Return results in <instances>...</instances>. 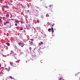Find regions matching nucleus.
<instances>
[{
    "label": "nucleus",
    "instance_id": "nucleus-1",
    "mask_svg": "<svg viewBox=\"0 0 80 80\" xmlns=\"http://www.w3.org/2000/svg\"><path fill=\"white\" fill-rule=\"evenodd\" d=\"M10 23V21L9 20H7L6 22H4L3 24L4 25H6L7 23Z\"/></svg>",
    "mask_w": 80,
    "mask_h": 80
},
{
    "label": "nucleus",
    "instance_id": "nucleus-2",
    "mask_svg": "<svg viewBox=\"0 0 80 80\" xmlns=\"http://www.w3.org/2000/svg\"><path fill=\"white\" fill-rule=\"evenodd\" d=\"M42 52H43V51H42V50L41 49L39 50V53L40 55H42Z\"/></svg>",
    "mask_w": 80,
    "mask_h": 80
},
{
    "label": "nucleus",
    "instance_id": "nucleus-3",
    "mask_svg": "<svg viewBox=\"0 0 80 80\" xmlns=\"http://www.w3.org/2000/svg\"><path fill=\"white\" fill-rule=\"evenodd\" d=\"M42 44H43V42H40L39 43L38 45L39 46H40L41 45H42Z\"/></svg>",
    "mask_w": 80,
    "mask_h": 80
},
{
    "label": "nucleus",
    "instance_id": "nucleus-4",
    "mask_svg": "<svg viewBox=\"0 0 80 80\" xmlns=\"http://www.w3.org/2000/svg\"><path fill=\"white\" fill-rule=\"evenodd\" d=\"M28 27H30V24H28L26 25V28L28 29Z\"/></svg>",
    "mask_w": 80,
    "mask_h": 80
},
{
    "label": "nucleus",
    "instance_id": "nucleus-5",
    "mask_svg": "<svg viewBox=\"0 0 80 80\" xmlns=\"http://www.w3.org/2000/svg\"><path fill=\"white\" fill-rule=\"evenodd\" d=\"M48 7L50 8H52L53 5H49Z\"/></svg>",
    "mask_w": 80,
    "mask_h": 80
},
{
    "label": "nucleus",
    "instance_id": "nucleus-6",
    "mask_svg": "<svg viewBox=\"0 0 80 80\" xmlns=\"http://www.w3.org/2000/svg\"><path fill=\"white\" fill-rule=\"evenodd\" d=\"M18 44L20 46H21V45L22 44V42H18Z\"/></svg>",
    "mask_w": 80,
    "mask_h": 80
},
{
    "label": "nucleus",
    "instance_id": "nucleus-7",
    "mask_svg": "<svg viewBox=\"0 0 80 80\" xmlns=\"http://www.w3.org/2000/svg\"><path fill=\"white\" fill-rule=\"evenodd\" d=\"M51 29L52 33H53V32H54V31L53 30V28H52Z\"/></svg>",
    "mask_w": 80,
    "mask_h": 80
},
{
    "label": "nucleus",
    "instance_id": "nucleus-8",
    "mask_svg": "<svg viewBox=\"0 0 80 80\" xmlns=\"http://www.w3.org/2000/svg\"><path fill=\"white\" fill-rule=\"evenodd\" d=\"M6 45H7L8 46H10V43L8 42H7L6 43Z\"/></svg>",
    "mask_w": 80,
    "mask_h": 80
},
{
    "label": "nucleus",
    "instance_id": "nucleus-9",
    "mask_svg": "<svg viewBox=\"0 0 80 80\" xmlns=\"http://www.w3.org/2000/svg\"><path fill=\"white\" fill-rule=\"evenodd\" d=\"M25 45V44H24V43H22L21 44V47H23Z\"/></svg>",
    "mask_w": 80,
    "mask_h": 80
},
{
    "label": "nucleus",
    "instance_id": "nucleus-10",
    "mask_svg": "<svg viewBox=\"0 0 80 80\" xmlns=\"http://www.w3.org/2000/svg\"><path fill=\"white\" fill-rule=\"evenodd\" d=\"M9 77L10 78H11V79H14V78H13L12 77V76H9Z\"/></svg>",
    "mask_w": 80,
    "mask_h": 80
},
{
    "label": "nucleus",
    "instance_id": "nucleus-11",
    "mask_svg": "<svg viewBox=\"0 0 80 80\" xmlns=\"http://www.w3.org/2000/svg\"><path fill=\"white\" fill-rule=\"evenodd\" d=\"M10 65H13V62H10Z\"/></svg>",
    "mask_w": 80,
    "mask_h": 80
},
{
    "label": "nucleus",
    "instance_id": "nucleus-12",
    "mask_svg": "<svg viewBox=\"0 0 80 80\" xmlns=\"http://www.w3.org/2000/svg\"><path fill=\"white\" fill-rule=\"evenodd\" d=\"M59 80H65L62 78H59Z\"/></svg>",
    "mask_w": 80,
    "mask_h": 80
},
{
    "label": "nucleus",
    "instance_id": "nucleus-13",
    "mask_svg": "<svg viewBox=\"0 0 80 80\" xmlns=\"http://www.w3.org/2000/svg\"><path fill=\"white\" fill-rule=\"evenodd\" d=\"M16 22H18V23H19V22H20V21H18V20H17L16 21Z\"/></svg>",
    "mask_w": 80,
    "mask_h": 80
},
{
    "label": "nucleus",
    "instance_id": "nucleus-14",
    "mask_svg": "<svg viewBox=\"0 0 80 80\" xmlns=\"http://www.w3.org/2000/svg\"><path fill=\"white\" fill-rule=\"evenodd\" d=\"M23 28L22 27H20V30H23Z\"/></svg>",
    "mask_w": 80,
    "mask_h": 80
},
{
    "label": "nucleus",
    "instance_id": "nucleus-15",
    "mask_svg": "<svg viewBox=\"0 0 80 80\" xmlns=\"http://www.w3.org/2000/svg\"><path fill=\"white\" fill-rule=\"evenodd\" d=\"M6 16L7 17H9V15L8 14Z\"/></svg>",
    "mask_w": 80,
    "mask_h": 80
},
{
    "label": "nucleus",
    "instance_id": "nucleus-16",
    "mask_svg": "<svg viewBox=\"0 0 80 80\" xmlns=\"http://www.w3.org/2000/svg\"><path fill=\"white\" fill-rule=\"evenodd\" d=\"M37 23H40V21H39V20H38L37 21Z\"/></svg>",
    "mask_w": 80,
    "mask_h": 80
},
{
    "label": "nucleus",
    "instance_id": "nucleus-17",
    "mask_svg": "<svg viewBox=\"0 0 80 80\" xmlns=\"http://www.w3.org/2000/svg\"><path fill=\"white\" fill-rule=\"evenodd\" d=\"M51 30V28H49L48 29V31L49 32V31H50Z\"/></svg>",
    "mask_w": 80,
    "mask_h": 80
},
{
    "label": "nucleus",
    "instance_id": "nucleus-18",
    "mask_svg": "<svg viewBox=\"0 0 80 80\" xmlns=\"http://www.w3.org/2000/svg\"><path fill=\"white\" fill-rule=\"evenodd\" d=\"M30 40H31V41H33L34 40L33 39H30Z\"/></svg>",
    "mask_w": 80,
    "mask_h": 80
},
{
    "label": "nucleus",
    "instance_id": "nucleus-19",
    "mask_svg": "<svg viewBox=\"0 0 80 80\" xmlns=\"http://www.w3.org/2000/svg\"><path fill=\"white\" fill-rule=\"evenodd\" d=\"M31 48H31V47H30L29 48V50H31Z\"/></svg>",
    "mask_w": 80,
    "mask_h": 80
},
{
    "label": "nucleus",
    "instance_id": "nucleus-20",
    "mask_svg": "<svg viewBox=\"0 0 80 80\" xmlns=\"http://www.w3.org/2000/svg\"><path fill=\"white\" fill-rule=\"evenodd\" d=\"M54 24H53V25H52V27H53V26H54Z\"/></svg>",
    "mask_w": 80,
    "mask_h": 80
},
{
    "label": "nucleus",
    "instance_id": "nucleus-21",
    "mask_svg": "<svg viewBox=\"0 0 80 80\" xmlns=\"http://www.w3.org/2000/svg\"><path fill=\"white\" fill-rule=\"evenodd\" d=\"M0 22H2V19H0Z\"/></svg>",
    "mask_w": 80,
    "mask_h": 80
},
{
    "label": "nucleus",
    "instance_id": "nucleus-22",
    "mask_svg": "<svg viewBox=\"0 0 80 80\" xmlns=\"http://www.w3.org/2000/svg\"><path fill=\"white\" fill-rule=\"evenodd\" d=\"M15 26H17V24H15Z\"/></svg>",
    "mask_w": 80,
    "mask_h": 80
},
{
    "label": "nucleus",
    "instance_id": "nucleus-23",
    "mask_svg": "<svg viewBox=\"0 0 80 80\" xmlns=\"http://www.w3.org/2000/svg\"><path fill=\"white\" fill-rule=\"evenodd\" d=\"M27 12H30V11L29 10H28L27 11Z\"/></svg>",
    "mask_w": 80,
    "mask_h": 80
},
{
    "label": "nucleus",
    "instance_id": "nucleus-24",
    "mask_svg": "<svg viewBox=\"0 0 80 80\" xmlns=\"http://www.w3.org/2000/svg\"><path fill=\"white\" fill-rule=\"evenodd\" d=\"M13 20V19H11V20Z\"/></svg>",
    "mask_w": 80,
    "mask_h": 80
},
{
    "label": "nucleus",
    "instance_id": "nucleus-25",
    "mask_svg": "<svg viewBox=\"0 0 80 80\" xmlns=\"http://www.w3.org/2000/svg\"><path fill=\"white\" fill-rule=\"evenodd\" d=\"M1 67V64H0V68Z\"/></svg>",
    "mask_w": 80,
    "mask_h": 80
},
{
    "label": "nucleus",
    "instance_id": "nucleus-26",
    "mask_svg": "<svg viewBox=\"0 0 80 80\" xmlns=\"http://www.w3.org/2000/svg\"><path fill=\"white\" fill-rule=\"evenodd\" d=\"M13 67H16V65L15 66H13Z\"/></svg>",
    "mask_w": 80,
    "mask_h": 80
},
{
    "label": "nucleus",
    "instance_id": "nucleus-27",
    "mask_svg": "<svg viewBox=\"0 0 80 80\" xmlns=\"http://www.w3.org/2000/svg\"><path fill=\"white\" fill-rule=\"evenodd\" d=\"M5 69L6 70H7V68H6Z\"/></svg>",
    "mask_w": 80,
    "mask_h": 80
},
{
    "label": "nucleus",
    "instance_id": "nucleus-28",
    "mask_svg": "<svg viewBox=\"0 0 80 80\" xmlns=\"http://www.w3.org/2000/svg\"><path fill=\"white\" fill-rule=\"evenodd\" d=\"M10 55H12V54L11 53H10Z\"/></svg>",
    "mask_w": 80,
    "mask_h": 80
},
{
    "label": "nucleus",
    "instance_id": "nucleus-29",
    "mask_svg": "<svg viewBox=\"0 0 80 80\" xmlns=\"http://www.w3.org/2000/svg\"><path fill=\"white\" fill-rule=\"evenodd\" d=\"M28 29L29 28V27H28Z\"/></svg>",
    "mask_w": 80,
    "mask_h": 80
},
{
    "label": "nucleus",
    "instance_id": "nucleus-30",
    "mask_svg": "<svg viewBox=\"0 0 80 80\" xmlns=\"http://www.w3.org/2000/svg\"><path fill=\"white\" fill-rule=\"evenodd\" d=\"M32 43H33V42H32Z\"/></svg>",
    "mask_w": 80,
    "mask_h": 80
}]
</instances>
